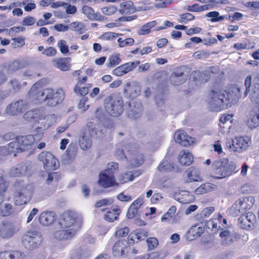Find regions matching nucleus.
I'll return each mask as SVG.
<instances>
[{
  "label": "nucleus",
  "instance_id": "nucleus-1",
  "mask_svg": "<svg viewBox=\"0 0 259 259\" xmlns=\"http://www.w3.org/2000/svg\"><path fill=\"white\" fill-rule=\"evenodd\" d=\"M40 87L39 83H35L30 89V94L36 96L41 103L51 108L56 107L62 103L65 97V93L62 88H48L39 91Z\"/></svg>",
  "mask_w": 259,
  "mask_h": 259
},
{
  "label": "nucleus",
  "instance_id": "nucleus-2",
  "mask_svg": "<svg viewBox=\"0 0 259 259\" xmlns=\"http://www.w3.org/2000/svg\"><path fill=\"white\" fill-rule=\"evenodd\" d=\"M59 224L62 230L54 233L55 237L59 240H68L74 237L78 227L77 214L71 210H66L61 215Z\"/></svg>",
  "mask_w": 259,
  "mask_h": 259
},
{
  "label": "nucleus",
  "instance_id": "nucleus-3",
  "mask_svg": "<svg viewBox=\"0 0 259 259\" xmlns=\"http://www.w3.org/2000/svg\"><path fill=\"white\" fill-rule=\"evenodd\" d=\"M13 199L17 206L27 204L31 199L33 193L31 185L25 184L23 181H16L13 185Z\"/></svg>",
  "mask_w": 259,
  "mask_h": 259
},
{
  "label": "nucleus",
  "instance_id": "nucleus-4",
  "mask_svg": "<svg viewBox=\"0 0 259 259\" xmlns=\"http://www.w3.org/2000/svg\"><path fill=\"white\" fill-rule=\"evenodd\" d=\"M212 169L214 175V177L221 179L236 174L239 171L235 162L227 158H223L214 160L212 164Z\"/></svg>",
  "mask_w": 259,
  "mask_h": 259
},
{
  "label": "nucleus",
  "instance_id": "nucleus-5",
  "mask_svg": "<svg viewBox=\"0 0 259 259\" xmlns=\"http://www.w3.org/2000/svg\"><path fill=\"white\" fill-rule=\"evenodd\" d=\"M119 165L117 162L108 163L106 169L101 171L99 175L98 183L103 188H108L114 186H118L115 173L118 170Z\"/></svg>",
  "mask_w": 259,
  "mask_h": 259
},
{
  "label": "nucleus",
  "instance_id": "nucleus-6",
  "mask_svg": "<svg viewBox=\"0 0 259 259\" xmlns=\"http://www.w3.org/2000/svg\"><path fill=\"white\" fill-rule=\"evenodd\" d=\"M229 93L223 89L212 90L209 93V103L215 111H221L227 108Z\"/></svg>",
  "mask_w": 259,
  "mask_h": 259
},
{
  "label": "nucleus",
  "instance_id": "nucleus-7",
  "mask_svg": "<svg viewBox=\"0 0 259 259\" xmlns=\"http://www.w3.org/2000/svg\"><path fill=\"white\" fill-rule=\"evenodd\" d=\"M105 108L112 116H120L124 111L123 102L120 96L112 95L106 98Z\"/></svg>",
  "mask_w": 259,
  "mask_h": 259
},
{
  "label": "nucleus",
  "instance_id": "nucleus-8",
  "mask_svg": "<svg viewBox=\"0 0 259 259\" xmlns=\"http://www.w3.org/2000/svg\"><path fill=\"white\" fill-rule=\"evenodd\" d=\"M42 128L37 127L33 134L31 135L17 136V140L19 142L23 151L30 150L33 146L39 141L44 137Z\"/></svg>",
  "mask_w": 259,
  "mask_h": 259
},
{
  "label": "nucleus",
  "instance_id": "nucleus-9",
  "mask_svg": "<svg viewBox=\"0 0 259 259\" xmlns=\"http://www.w3.org/2000/svg\"><path fill=\"white\" fill-rule=\"evenodd\" d=\"M42 239V237L39 232L36 230H30L22 236L21 243L26 249L33 250L38 247Z\"/></svg>",
  "mask_w": 259,
  "mask_h": 259
},
{
  "label": "nucleus",
  "instance_id": "nucleus-10",
  "mask_svg": "<svg viewBox=\"0 0 259 259\" xmlns=\"http://www.w3.org/2000/svg\"><path fill=\"white\" fill-rule=\"evenodd\" d=\"M255 202L252 196H248L239 199L232 205L230 211L234 216L245 213L249 210Z\"/></svg>",
  "mask_w": 259,
  "mask_h": 259
},
{
  "label": "nucleus",
  "instance_id": "nucleus-11",
  "mask_svg": "<svg viewBox=\"0 0 259 259\" xmlns=\"http://www.w3.org/2000/svg\"><path fill=\"white\" fill-rule=\"evenodd\" d=\"M131 249L128 241L124 238H119L113 244L112 253L116 257L124 258L127 256Z\"/></svg>",
  "mask_w": 259,
  "mask_h": 259
},
{
  "label": "nucleus",
  "instance_id": "nucleus-12",
  "mask_svg": "<svg viewBox=\"0 0 259 259\" xmlns=\"http://www.w3.org/2000/svg\"><path fill=\"white\" fill-rule=\"evenodd\" d=\"M38 159L44 164L46 170H55L59 166V163L56 157L48 151H42L38 155Z\"/></svg>",
  "mask_w": 259,
  "mask_h": 259
},
{
  "label": "nucleus",
  "instance_id": "nucleus-13",
  "mask_svg": "<svg viewBox=\"0 0 259 259\" xmlns=\"http://www.w3.org/2000/svg\"><path fill=\"white\" fill-rule=\"evenodd\" d=\"M124 149L131 156L136 166H139L144 163V156L140 152L139 145L136 144L130 143L125 145Z\"/></svg>",
  "mask_w": 259,
  "mask_h": 259
},
{
  "label": "nucleus",
  "instance_id": "nucleus-14",
  "mask_svg": "<svg viewBox=\"0 0 259 259\" xmlns=\"http://www.w3.org/2000/svg\"><path fill=\"white\" fill-rule=\"evenodd\" d=\"M251 138L248 136H240L236 137L232 140L228 148L231 152H242L247 149L251 144Z\"/></svg>",
  "mask_w": 259,
  "mask_h": 259
},
{
  "label": "nucleus",
  "instance_id": "nucleus-15",
  "mask_svg": "<svg viewBox=\"0 0 259 259\" xmlns=\"http://www.w3.org/2000/svg\"><path fill=\"white\" fill-rule=\"evenodd\" d=\"M219 236L221 244L224 246L230 245L241 238L240 235L231 227L221 231Z\"/></svg>",
  "mask_w": 259,
  "mask_h": 259
},
{
  "label": "nucleus",
  "instance_id": "nucleus-16",
  "mask_svg": "<svg viewBox=\"0 0 259 259\" xmlns=\"http://www.w3.org/2000/svg\"><path fill=\"white\" fill-rule=\"evenodd\" d=\"M256 222L255 215L251 212H248L238 218V225L242 229L249 230L254 228Z\"/></svg>",
  "mask_w": 259,
  "mask_h": 259
},
{
  "label": "nucleus",
  "instance_id": "nucleus-17",
  "mask_svg": "<svg viewBox=\"0 0 259 259\" xmlns=\"http://www.w3.org/2000/svg\"><path fill=\"white\" fill-rule=\"evenodd\" d=\"M208 228H211L212 231L216 233L219 230L229 229L227 227V220L219 213L217 218H213L207 223Z\"/></svg>",
  "mask_w": 259,
  "mask_h": 259
},
{
  "label": "nucleus",
  "instance_id": "nucleus-18",
  "mask_svg": "<svg viewBox=\"0 0 259 259\" xmlns=\"http://www.w3.org/2000/svg\"><path fill=\"white\" fill-rule=\"evenodd\" d=\"M28 109L27 104L23 100H19L12 103L7 106V113L11 115H15L22 113Z\"/></svg>",
  "mask_w": 259,
  "mask_h": 259
},
{
  "label": "nucleus",
  "instance_id": "nucleus-19",
  "mask_svg": "<svg viewBox=\"0 0 259 259\" xmlns=\"http://www.w3.org/2000/svg\"><path fill=\"white\" fill-rule=\"evenodd\" d=\"M102 212L106 211L104 214V219L107 222L112 223L119 219L121 210L117 205L112 206L110 208H105L101 209Z\"/></svg>",
  "mask_w": 259,
  "mask_h": 259
},
{
  "label": "nucleus",
  "instance_id": "nucleus-20",
  "mask_svg": "<svg viewBox=\"0 0 259 259\" xmlns=\"http://www.w3.org/2000/svg\"><path fill=\"white\" fill-rule=\"evenodd\" d=\"M246 123L250 128L256 127L259 125V104L255 105L249 111Z\"/></svg>",
  "mask_w": 259,
  "mask_h": 259
},
{
  "label": "nucleus",
  "instance_id": "nucleus-21",
  "mask_svg": "<svg viewBox=\"0 0 259 259\" xmlns=\"http://www.w3.org/2000/svg\"><path fill=\"white\" fill-rule=\"evenodd\" d=\"M174 138L177 143L184 147H187L194 143V139L188 136L183 130L176 131Z\"/></svg>",
  "mask_w": 259,
  "mask_h": 259
},
{
  "label": "nucleus",
  "instance_id": "nucleus-22",
  "mask_svg": "<svg viewBox=\"0 0 259 259\" xmlns=\"http://www.w3.org/2000/svg\"><path fill=\"white\" fill-rule=\"evenodd\" d=\"M140 62L136 61L135 62H129L117 67L114 69L113 73L116 76H122L131 71H132L139 65Z\"/></svg>",
  "mask_w": 259,
  "mask_h": 259
},
{
  "label": "nucleus",
  "instance_id": "nucleus-23",
  "mask_svg": "<svg viewBox=\"0 0 259 259\" xmlns=\"http://www.w3.org/2000/svg\"><path fill=\"white\" fill-rule=\"evenodd\" d=\"M16 232L14 224L8 221L4 222L0 227V237L4 239L12 237Z\"/></svg>",
  "mask_w": 259,
  "mask_h": 259
},
{
  "label": "nucleus",
  "instance_id": "nucleus-24",
  "mask_svg": "<svg viewBox=\"0 0 259 259\" xmlns=\"http://www.w3.org/2000/svg\"><path fill=\"white\" fill-rule=\"evenodd\" d=\"M57 220L56 214L52 211H44L40 213L39 222L44 226H49L53 224Z\"/></svg>",
  "mask_w": 259,
  "mask_h": 259
},
{
  "label": "nucleus",
  "instance_id": "nucleus-25",
  "mask_svg": "<svg viewBox=\"0 0 259 259\" xmlns=\"http://www.w3.org/2000/svg\"><path fill=\"white\" fill-rule=\"evenodd\" d=\"M170 79L173 84L178 85L184 83L187 78L184 76V71L183 66H180L171 74Z\"/></svg>",
  "mask_w": 259,
  "mask_h": 259
},
{
  "label": "nucleus",
  "instance_id": "nucleus-26",
  "mask_svg": "<svg viewBox=\"0 0 259 259\" xmlns=\"http://www.w3.org/2000/svg\"><path fill=\"white\" fill-rule=\"evenodd\" d=\"M70 57L59 58L54 59L52 63L55 67L62 71H67L71 68Z\"/></svg>",
  "mask_w": 259,
  "mask_h": 259
},
{
  "label": "nucleus",
  "instance_id": "nucleus-27",
  "mask_svg": "<svg viewBox=\"0 0 259 259\" xmlns=\"http://www.w3.org/2000/svg\"><path fill=\"white\" fill-rule=\"evenodd\" d=\"M23 252L17 250H5L0 251V259H24Z\"/></svg>",
  "mask_w": 259,
  "mask_h": 259
},
{
  "label": "nucleus",
  "instance_id": "nucleus-28",
  "mask_svg": "<svg viewBox=\"0 0 259 259\" xmlns=\"http://www.w3.org/2000/svg\"><path fill=\"white\" fill-rule=\"evenodd\" d=\"M23 152L19 142L17 140V138L15 140L10 142L7 148H6L5 155L16 156L18 153Z\"/></svg>",
  "mask_w": 259,
  "mask_h": 259
},
{
  "label": "nucleus",
  "instance_id": "nucleus-29",
  "mask_svg": "<svg viewBox=\"0 0 259 259\" xmlns=\"http://www.w3.org/2000/svg\"><path fill=\"white\" fill-rule=\"evenodd\" d=\"M178 160L181 165L188 166L193 162V156L188 150H183L179 153Z\"/></svg>",
  "mask_w": 259,
  "mask_h": 259
},
{
  "label": "nucleus",
  "instance_id": "nucleus-30",
  "mask_svg": "<svg viewBox=\"0 0 259 259\" xmlns=\"http://www.w3.org/2000/svg\"><path fill=\"white\" fill-rule=\"evenodd\" d=\"M119 12L122 15H130L136 11L134 3L131 1H124L120 4Z\"/></svg>",
  "mask_w": 259,
  "mask_h": 259
},
{
  "label": "nucleus",
  "instance_id": "nucleus-31",
  "mask_svg": "<svg viewBox=\"0 0 259 259\" xmlns=\"http://www.w3.org/2000/svg\"><path fill=\"white\" fill-rule=\"evenodd\" d=\"M147 237V232L143 229H136L130 233L128 239L133 242H139Z\"/></svg>",
  "mask_w": 259,
  "mask_h": 259
},
{
  "label": "nucleus",
  "instance_id": "nucleus-32",
  "mask_svg": "<svg viewBox=\"0 0 259 259\" xmlns=\"http://www.w3.org/2000/svg\"><path fill=\"white\" fill-rule=\"evenodd\" d=\"M204 232V228L198 224L193 225L187 233L188 238L194 240L201 236Z\"/></svg>",
  "mask_w": 259,
  "mask_h": 259
},
{
  "label": "nucleus",
  "instance_id": "nucleus-33",
  "mask_svg": "<svg viewBox=\"0 0 259 259\" xmlns=\"http://www.w3.org/2000/svg\"><path fill=\"white\" fill-rule=\"evenodd\" d=\"M82 13L92 20H102L103 17L99 13H95L94 10L88 6H84L82 8Z\"/></svg>",
  "mask_w": 259,
  "mask_h": 259
},
{
  "label": "nucleus",
  "instance_id": "nucleus-34",
  "mask_svg": "<svg viewBox=\"0 0 259 259\" xmlns=\"http://www.w3.org/2000/svg\"><path fill=\"white\" fill-rule=\"evenodd\" d=\"M214 189V185L210 183H206L201 185L196 189L194 193L195 195H199L212 191Z\"/></svg>",
  "mask_w": 259,
  "mask_h": 259
},
{
  "label": "nucleus",
  "instance_id": "nucleus-35",
  "mask_svg": "<svg viewBox=\"0 0 259 259\" xmlns=\"http://www.w3.org/2000/svg\"><path fill=\"white\" fill-rule=\"evenodd\" d=\"M187 177L190 182H200L202 178L197 169L191 166L187 170Z\"/></svg>",
  "mask_w": 259,
  "mask_h": 259
},
{
  "label": "nucleus",
  "instance_id": "nucleus-36",
  "mask_svg": "<svg viewBox=\"0 0 259 259\" xmlns=\"http://www.w3.org/2000/svg\"><path fill=\"white\" fill-rule=\"evenodd\" d=\"M158 169L162 172H170L174 170V166L171 162L165 158L159 164Z\"/></svg>",
  "mask_w": 259,
  "mask_h": 259
},
{
  "label": "nucleus",
  "instance_id": "nucleus-37",
  "mask_svg": "<svg viewBox=\"0 0 259 259\" xmlns=\"http://www.w3.org/2000/svg\"><path fill=\"white\" fill-rule=\"evenodd\" d=\"M13 205L9 203H6L4 205L1 203L0 215L7 217L10 215L13 212Z\"/></svg>",
  "mask_w": 259,
  "mask_h": 259
},
{
  "label": "nucleus",
  "instance_id": "nucleus-38",
  "mask_svg": "<svg viewBox=\"0 0 259 259\" xmlns=\"http://www.w3.org/2000/svg\"><path fill=\"white\" fill-rule=\"evenodd\" d=\"M157 24L156 21L149 22L144 25L139 30V34L140 35H146L150 33L151 29Z\"/></svg>",
  "mask_w": 259,
  "mask_h": 259
},
{
  "label": "nucleus",
  "instance_id": "nucleus-39",
  "mask_svg": "<svg viewBox=\"0 0 259 259\" xmlns=\"http://www.w3.org/2000/svg\"><path fill=\"white\" fill-rule=\"evenodd\" d=\"M138 172L135 171L134 174L132 172H128L120 175L119 181L121 184H124L130 181H133L136 177L138 176L139 174L136 176L134 174H136Z\"/></svg>",
  "mask_w": 259,
  "mask_h": 259
},
{
  "label": "nucleus",
  "instance_id": "nucleus-40",
  "mask_svg": "<svg viewBox=\"0 0 259 259\" xmlns=\"http://www.w3.org/2000/svg\"><path fill=\"white\" fill-rule=\"evenodd\" d=\"M79 146L83 150L90 149L92 145V141L91 137H87L82 135L79 140Z\"/></svg>",
  "mask_w": 259,
  "mask_h": 259
},
{
  "label": "nucleus",
  "instance_id": "nucleus-41",
  "mask_svg": "<svg viewBox=\"0 0 259 259\" xmlns=\"http://www.w3.org/2000/svg\"><path fill=\"white\" fill-rule=\"evenodd\" d=\"M254 42L248 40L247 42L242 43H236L234 45V48L237 50H242L245 49H251L255 47Z\"/></svg>",
  "mask_w": 259,
  "mask_h": 259
},
{
  "label": "nucleus",
  "instance_id": "nucleus-42",
  "mask_svg": "<svg viewBox=\"0 0 259 259\" xmlns=\"http://www.w3.org/2000/svg\"><path fill=\"white\" fill-rule=\"evenodd\" d=\"M39 110L35 109L27 111L23 115L24 118L27 121H30L39 117Z\"/></svg>",
  "mask_w": 259,
  "mask_h": 259
},
{
  "label": "nucleus",
  "instance_id": "nucleus-43",
  "mask_svg": "<svg viewBox=\"0 0 259 259\" xmlns=\"http://www.w3.org/2000/svg\"><path fill=\"white\" fill-rule=\"evenodd\" d=\"M70 26L74 31L78 34H82L85 29L84 25L82 22H72L70 24Z\"/></svg>",
  "mask_w": 259,
  "mask_h": 259
},
{
  "label": "nucleus",
  "instance_id": "nucleus-44",
  "mask_svg": "<svg viewBox=\"0 0 259 259\" xmlns=\"http://www.w3.org/2000/svg\"><path fill=\"white\" fill-rule=\"evenodd\" d=\"M117 42H118L120 47H125L126 46H132L134 44L135 40L132 37H128L123 38L120 37L118 38Z\"/></svg>",
  "mask_w": 259,
  "mask_h": 259
},
{
  "label": "nucleus",
  "instance_id": "nucleus-45",
  "mask_svg": "<svg viewBox=\"0 0 259 259\" xmlns=\"http://www.w3.org/2000/svg\"><path fill=\"white\" fill-rule=\"evenodd\" d=\"M114 203L113 198H104L97 201L94 204V207L99 208L103 206L111 205Z\"/></svg>",
  "mask_w": 259,
  "mask_h": 259
},
{
  "label": "nucleus",
  "instance_id": "nucleus-46",
  "mask_svg": "<svg viewBox=\"0 0 259 259\" xmlns=\"http://www.w3.org/2000/svg\"><path fill=\"white\" fill-rule=\"evenodd\" d=\"M206 16L211 18L210 21L212 22L220 21L224 19V16H220L219 12L217 11H212L208 12L206 14Z\"/></svg>",
  "mask_w": 259,
  "mask_h": 259
},
{
  "label": "nucleus",
  "instance_id": "nucleus-47",
  "mask_svg": "<svg viewBox=\"0 0 259 259\" xmlns=\"http://www.w3.org/2000/svg\"><path fill=\"white\" fill-rule=\"evenodd\" d=\"M61 179V174L59 172H52L48 175L47 183L52 184L53 182H58Z\"/></svg>",
  "mask_w": 259,
  "mask_h": 259
},
{
  "label": "nucleus",
  "instance_id": "nucleus-48",
  "mask_svg": "<svg viewBox=\"0 0 259 259\" xmlns=\"http://www.w3.org/2000/svg\"><path fill=\"white\" fill-rule=\"evenodd\" d=\"M74 92L79 96H84L89 93L88 87H82L81 85H75L73 89Z\"/></svg>",
  "mask_w": 259,
  "mask_h": 259
},
{
  "label": "nucleus",
  "instance_id": "nucleus-49",
  "mask_svg": "<svg viewBox=\"0 0 259 259\" xmlns=\"http://www.w3.org/2000/svg\"><path fill=\"white\" fill-rule=\"evenodd\" d=\"M8 187V184L3 176H0V200L4 197Z\"/></svg>",
  "mask_w": 259,
  "mask_h": 259
},
{
  "label": "nucleus",
  "instance_id": "nucleus-50",
  "mask_svg": "<svg viewBox=\"0 0 259 259\" xmlns=\"http://www.w3.org/2000/svg\"><path fill=\"white\" fill-rule=\"evenodd\" d=\"M195 19V16L189 13H185L179 15V22L180 23H186L188 21H191Z\"/></svg>",
  "mask_w": 259,
  "mask_h": 259
},
{
  "label": "nucleus",
  "instance_id": "nucleus-51",
  "mask_svg": "<svg viewBox=\"0 0 259 259\" xmlns=\"http://www.w3.org/2000/svg\"><path fill=\"white\" fill-rule=\"evenodd\" d=\"M102 10L105 15L110 16L117 12V8L113 6H109L103 8Z\"/></svg>",
  "mask_w": 259,
  "mask_h": 259
},
{
  "label": "nucleus",
  "instance_id": "nucleus-52",
  "mask_svg": "<svg viewBox=\"0 0 259 259\" xmlns=\"http://www.w3.org/2000/svg\"><path fill=\"white\" fill-rule=\"evenodd\" d=\"M129 233V229L127 227H123L122 228H120L116 230V231L114 233V236L118 238H122L126 235Z\"/></svg>",
  "mask_w": 259,
  "mask_h": 259
},
{
  "label": "nucleus",
  "instance_id": "nucleus-53",
  "mask_svg": "<svg viewBox=\"0 0 259 259\" xmlns=\"http://www.w3.org/2000/svg\"><path fill=\"white\" fill-rule=\"evenodd\" d=\"M58 47H59L61 53L66 54L69 52L68 46L67 45L65 40L61 39L58 42Z\"/></svg>",
  "mask_w": 259,
  "mask_h": 259
},
{
  "label": "nucleus",
  "instance_id": "nucleus-54",
  "mask_svg": "<svg viewBox=\"0 0 259 259\" xmlns=\"http://www.w3.org/2000/svg\"><path fill=\"white\" fill-rule=\"evenodd\" d=\"M12 39L14 41V42L12 43L14 48L22 47L25 45V38L22 36L13 38Z\"/></svg>",
  "mask_w": 259,
  "mask_h": 259
},
{
  "label": "nucleus",
  "instance_id": "nucleus-55",
  "mask_svg": "<svg viewBox=\"0 0 259 259\" xmlns=\"http://www.w3.org/2000/svg\"><path fill=\"white\" fill-rule=\"evenodd\" d=\"M155 7L157 9L166 7L172 3V0H155Z\"/></svg>",
  "mask_w": 259,
  "mask_h": 259
},
{
  "label": "nucleus",
  "instance_id": "nucleus-56",
  "mask_svg": "<svg viewBox=\"0 0 259 259\" xmlns=\"http://www.w3.org/2000/svg\"><path fill=\"white\" fill-rule=\"evenodd\" d=\"M57 52L56 49L54 47H49L42 52V54L47 57H53L56 55Z\"/></svg>",
  "mask_w": 259,
  "mask_h": 259
},
{
  "label": "nucleus",
  "instance_id": "nucleus-57",
  "mask_svg": "<svg viewBox=\"0 0 259 259\" xmlns=\"http://www.w3.org/2000/svg\"><path fill=\"white\" fill-rule=\"evenodd\" d=\"M108 61V66L110 67H114L120 63L121 59L116 55H112L109 58Z\"/></svg>",
  "mask_w": 259,
  "mask_h": 259
},
{
  "label": "nucleus",
  "instance_id": "nucleus-58",
  "mask_svg": "<svg viewBox=\"0 0 259 259\" xmlns=\"http://www.w3.org/2000/svg\"><path fill=\"white\" fill-rule=\"evenodd\" d=\"M194 57L197 59H203L208 57L209 53L204 51H198L195 52L193 54Z\"/></svg>",
  "mask_w": 259,
  "mask_h": 259
},
{
  "label": "nucleus",
  "instance_id": "nucleus-59",
  "mask_svg": "<svg viewBox=\"0 0 259 259\" xmlns=\"http://www.w3.org/2000/svg\"><path fill=\"white\" fill-rule=\"evenodd\" d=\"M139 210L135 208L134 204H131L127 212V216L128 218H133L138 214Z\"/></svg>",
  "mask_w": 259,
  "mask_h": 259
},
{
  "label": "nucleus",
  "instance_id": "nucleus-60",
  "mask_svg": "<svg viewBox=\"0 0 259 259\" xmlns=\"http://www.w3.org/2000/svg\"><path fill=\"white\" fill-rule=\"evenodd\" d=\"M147 242L149 248L153 249L158 245V240L154 237H150L147 239Z\"/></svg>",
  "mask_w": 259,
  "mask_h": 259
},
{
  "label": "nucleus",
  "instance_id": "nucleus-61",
  "mask_svg": "<svg viewBox=\"0 0 259 259\" xmlns=\"http://www.w3.org/2000/svg\"><path fill=\"white\" fill-rule=\"evenodd\" d=\"M202 28L198 27H191L189 29L187 28L186 33L188 35H192L194 34H198L201 32Z\"/></svg>",
  "mask_w": 259,
  "mask_h": 259
},
{
  "label": "nucleus",
  "instance_id": "nucleus-62",
  "mask_svg": "<svg viewBox=\"0 0 259 259\" xmlns=\"http://www.w3.org/2000/svg\"><path fill=\"white\" fill-rule=\"evenodd\" d=\"M243 17V14L240 12H235L233 14L229 16V19L233 22L235 21H238Z\"/></svg>",
  "mask_w": 259,
  "mask_h": 259
},
{
  "label": "nucleus",
  "instance_id": "nucleus-63",
  "mask_svg": "<svg viewBox=\"0 0 259 259\" xmlns=\"http://www.w3.org/2000/svg\"><path fill=\"white\" fill-rule=\"evenodd\" d=\"M35 19L31 16H28L24 18L23 20V24L25 26L32 25L35 23Z\"/></svg>",
  "mask_w": 259,
  "mask_h": 259
},
{
  "label": "nucleus",
  "instance_id": "nucleus-64",
  "mask_svg": "<svg viewBox=\"0 0 259 259\" xmlns=\"http://www.w3.org/2000/svg\"><path fill=\"white\" fill-rule=\"evenodd\" d=\"M117 199L123 202H128L132 200V196L129 195H125L123 192H121L117 196Z\"/></svg>",
  "mask_w": 259,
  "mask_h": 259
}]
</instances>
